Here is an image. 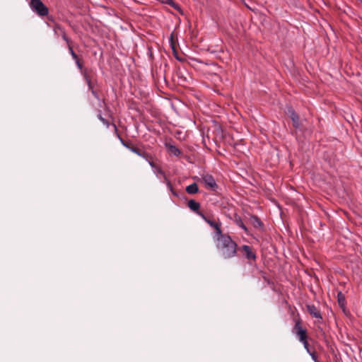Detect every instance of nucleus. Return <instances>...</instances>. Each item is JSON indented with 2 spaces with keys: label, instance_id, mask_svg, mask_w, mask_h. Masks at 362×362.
<instances>
[{
  "label": "nucleus",
  "instance_id": "f257e3e1",
  "mask_svg": "<svg viewBox=\"0 0 362 362\" xmlns=\"http://www.w3.org/2000/svg\"><path fill=\"white\" fill-rule=\"evenodd\" d=\"M216 248L225 259H230L237 254V243L230 235L222 234L216 238Z\"/></svg>",
  "mask_w": 362,
  "mask_h": 362
},
{
  "label": "nucleus",
  "instance_id": "f03ea898",
  "mask_svg": "<svg viewBox=\"0 0 362 362\" xmlns=\"http://www.w3.org/2000/svg\"><path fill=\"white\" fill-rule=\"evenodd\" d=\"M31 9L38 16H45L49 13L48 8L41 0H31L30 4Z\"/></svg>",
  "mask_w": 362,
  "mask_h": 362
},
{
  "label": "nucleus",
  "instance_id": "7ed1b4c3",
  "mask_svg": "<svg viewBox=\"0 0 362 362\" xmlns=\"http://www.w3.org/2000/svg\"><path fill=\"white\" fill-rule=\"evenodd\" d=\"M293 332L298 337L300 342L306 340L308 338L306 329L302 327L299 320L296 321L293 328Z\"/></svg>",
  "mask_w": 362,
  "mask_h": 362
},
{
  "label": "nucleus",
  "instance_id": "20e7f679",
  "mask_svg": "<svg viewBox=\"0 0 362 362\" xmlns=\"http://www.w3.org/2000/svg\"><path fill=\"white\" fill-rule=\"evenodd\" d=\"M201 218L206 222L211 228H214L216 230V233L217 237L222 235V230H221V223L220 221L216 222L212 219H210L207 216H206L204 214L201 215Z\"/></svg>",
  "mask_w": 362,
  "mask_h": 362
},
{
  "label": "nucleus",
  "instance_id": "39448f33",
  "mask_svg": "<svg viewBox=\"0 0 362 362\" xmlns=\"http://www.w3.org/2000/svg\"><path fill=\"white\" fill-rule=\"evenodd\" d=\"M202 180L206 187L213 191H216L218 186L212 175L208 174L205 175L202 177Z\"/></svg>",
  "mask_w": 362,
  "mask_h": 362
},
{
  "label": "nucleus",
  "instance_id": "423d86ee",
  "mask_svg": "<svg viewBox=\"0 0 362 362\" xmlns=\"http://www.w3.org/2000/svg\"><path fill=\"white\" fill-rule=\"evenodd\" d=\"M187 206L190 209V210L195 212L200 217L201 215L204 214L202 211H199L200 204L194 201V199H190L189 201H188Z\"/></svg>",
  "mask_w": 362,
  "mask_h": 362
},
{
  "label": "nucleus",
  "instance_id": "0eeeda50",
  "mask_svg": "<svg viewBox=\"0 0 362 362\" xmlns=\"http://www.w3.org/2000/svg\"><path fill=\"white\" fill-rule=\"evenodd\" d=\"M242 250L244 252V255L247 259L255 260L256 259V255L252 251L251 247L245 245L242 246Z\"/></svg>",
  "mask_w": 362,
  "mask_h": 362
},
{
  "label": "nucleus",
  "instance_id": "6e6552de",
  "mask_svg": "<svg viewBox=\"0 0 362 362\" xmlns=\"http://www.w3.org/2000/svg\"><path fill=\"white\" fill-rule=\"evenodd\" d=\"M122 144L126 146L127 148H128L132 152L137 154L140 157H142L143 158H144L146 160H148V158L150 157V156L148 154H147L146 153H144V152H141L139 148H135V147H132V146H129L128 145H127L126 144L124 143L123 141H122Z\"/></svg>",
  "mask_w": 362,
  "mask_h": 362
},
{
  "label": "nucleus",
  "instance_id": "1a4fd4ad",
  "mask_svg": "<svg viewBox=\"0 0 362 362\" xmlns=\"http://www.w3.org/2000/svg\"><path fill=\"white\" fill-rule=\"evenodd\" d=\"M308 312L315 318L322 319L320 310L314 305H307Z\"/></svg>",
  "mask_w": 362,
  "mask_h": 362
},
{
  "label": "nucleus",
  "instance_id": "9d476101",
  "mask_svg": "<svg viewBox=\"0 0 362 362\" xmlns=\"http://www.w3.org/2000/svg\"><path fill=\"white\" fill-rule=\"evenodd\" d=\"M198 191L199 188L196 183H192L186 187V192L190 194H196Z\"/></svg>",
  "mask_w": 362,
  "mask_h": 362
},
{
  "label": "nucleus",
  "instance_id": "9b49d317",
  "mask_svg": "<svg viewBox=\"0 0 362 362\" xmlns=\"http://www.w3.org/2000/svg\"><path fill=\"white\" fill-rule=\"evenodd\" d=\"M250 223L255 228H260L262 226V223L260 219L256 216H252L250 218Z\"/></svg>",
  "mask_w": 362,
  "mask_h": 362
},
{
  "label": "nucleus",
  "instance_id": "f8f14e48",
  "mask_svg": "<svg viewBox=\"0 0 362 362\" xmlns=\"http://www.w3.org/2000/svg\"><path fill=\"white\" fill-rule=\"evenodd\" d=\"M290 114H291V118L293 123V126L295 127H298V120H299L298 115L293 110H291L290 112Z\"/></svg>",
  "mask_w": 362,
  "mask_h": 362
},
{
  "label": "nucleus",
  "instance_id": "ddd939ff",
  "mask_svg": "<svg viewBox=\"0 0 362 362\" xmlns=\"http://www.w3.org/2000/svg\"><path fill=\"white\" fill-rule=\"evenodd\" d=\"M153 172L154 173L156 174V175L159 177L160 176L163 177L164 178V180H167V177L165 174V173L163 172V170L160 168V167L159 166H157L154 170H153Z\"/></svg>",
  "mask_w": 362,
  "mask_h": 362
},
{
  "label": "nucleus",
  "instance_id": "4468645a",
  "mask_svg": "<svg viewBox=\"0 0 362 362\" xmlns=\"http://www.w3.org/2000/svg\"><path fill=\"white\" fill-rule=\"evenodd\" d=\"M235 223L240 227L243 230H244V231L245 233H247L248 232V229L245 226V224L243 223V221L241 220V218L240 217L238 218H235Z\"/></svg>",
  "mask_w": 362,
  "mask_h": 362
},
{
  "label": "nucleus",
  "instance_id": "2eb2a0df",
  "mask_svg": "<svg viewBox=\"0 0 362 362\" xmlns=\"http://www.w3.org/2000/svg\"><path fill=\"white\" fill-rule=\"evenodd\" d=\"M338 303L340 306L344 307L345 305V298L341 292H339L337 294Z\"/></svg>",
  "mask_w": 362,
  "mask_h": 362
},
{
  "label": "nucleus",
  "instance_id": "dca6fc26",
  "mask_svg": "<svg viewBox=\"0 0 362 362\" xmlns=\"http://www.w3.org/2000/svg\"><path fill=\"white\" fill-rule=\"evenodd\" d=\"M169 151L175 156H179L180 154V151L175 146H170L169 147Z\"/></svg>",
  "mask_w": 362,
  "mask_h": 362
},
{
  "label": "nucleus",
  "instance_id": "f3484780",
  "mask_svg": "<svg viewBox=\"0 0 362 362\" xmlns=\"http://www.w3.org/2000/svg\"><path fill=\"white\" fill-rule=\"evenodd\" d=\"M59 30L61 31L62 33V38L66 42L67 45H70V40L69 38L66 36V33L64 30L61 29L60 28H58Z\"/></svg>",
  "mask_w": 362,
  "mask_h": 362
},
{
  "label": "nucleus",
  "instance_id": "a211bd4d",
  "mask_svg": "<svg viewBox=\"0 0 362 362\" xmlns=\"http://www.w3.org/2000/svg\"><path fill=\"white\" fill-rule=\"evenodd\" d=\"M98 118L103 122V124H105L107 127H109L110 124L108 121L104 117H103L100 113L98 115Z\"/></svg>",
  "mask_w": 362,
  "mask_h": 362
},
{
  "label": "nucleus",
  "instance_id": "6ab92c4d",
  "mask_svg": "<svg viewBox=\"0 0 362 362\" xmlns=\"http://www.w3.org/2000/svg\"><path fill=\"white\" fill-rule=\"evenodd\" d=\"M69 53L71 54V57H73V59L75 60V59H77L78 58V56L76 55V54L74 52L73 50V48L71 46V45H69Z\"/></svg>",
  "mask_w": 362,
  "mask_h": 362
},
{
  "label": "nucleus",
  "instance_id": "aec40b11",
  "mask_svg": "<svg viewBox=\"0 0 362 362\" xmlns=\"http://www.w3.org/2000/svg\"><path fill=\"white\" fill-rule=\"evenodd\" d=\"M150 166L154 170L158 165L153 161L151 156H150L146 160Z\"/></svg>",
  "mask_w": 362,
  "mask_h": 362
},
{
  "label": "nucleus",
  "instance_id": "412c9836",
  "mask_svg": "<svg viewBox=\"0 0 362 362\" xmlns=\"http://www.w3.org/2000/svg\"><path fill=\"white\" fill-rule=\"evenodd\" d=\"M301 342L303 343V346L306 349L307 352L310 353V349H309V344H308V342L307 339L305 340V341H303Z\"/></svg>",
  "mask_w": 362,
  "mask_h": 362
},
{
  "label": "nucleus",
  "instance_id": "4be33fe9",
  "mask_svg": "<svg viewBox=\"0 0 362 362\" xmlns=\"http://www.w3.org/2000/svg\"><path fill=\"white\" fill-rule=\"evenodd\" d=\"M165 182L166 183V185H167L168 188L169 189V190L170 192H173V185L170 183V180L167 178V180H165Z\"/></svg>",
  "mask_w": 362,
  "mask_h": 362
},
{
  "label": "nucleus",
  "instance_id": "5701e85b",
  "mask_svg": "<svg viewBox=\"0 0 362 362\" xmlns=\"http://www.w3.org/2000/svg\"><path fill=\"white\" fill-rule=\"evenodd\" d=\"M165 182L166 183V185H167L168 188L169 189V190L170 192H173V185L170 183V180L167 178V180H165Z\"/></svg>",
  "mask_w": 362,
  "mask_h": 362
},
{
  "label": "nucleus",
  "instance_id": "b1692460",
  "mask_svg": "<svg viewBox=\"0 0 362 362\" xmlns=\"http://www.w3.org/2000/svg\"><path fill=\"white\" fill-rule=\"evenodd\" d=\"M158 1L164 4H168V5L173 4V1L172 0H158Z\"/></svg>",
  "mask_w": 362,
  "mask_h": 362
},
{
  "label": "nucleus",
  "instance_id": "393cba45",
  "mask_svg": "<svg viewBox=\"0 0 362 362\" xmlns=\"http://www.w3.org/2000/svg\"><path fill=\"white\" fill-rule=\"evenodd\" d=\"M308 354L310 355V356L312 357V358H313L315 361H317V356H316V355H315V352H312V351H310V353H308Z\"/></svg>",
  "mask_w": 362,
  "mask_h": 362
},
{
  "label": "nucleus",
  "instance_id": "a878e982",
  "mask_svg": "<svg viewBox=\"0 0 362 362\" xmlns=\"http://www.w3.org/2000/svg\"><path fill=\"white\" fill-rule=\"evenodd\" d=\"M75 61H76V63L77 66H78V68L81 69V64L78 59L77 58V59H75Z\"/></svg>",
  "mask_w": 362,
  "mask_h": 362
},
{
  "label": "nucleus",
  "instance_id": "bb28decb",
  "mask_svg": "<svg viewBox=\"0 0 362 362\" xmlns=\"http://www.w3.org/2000/svg\"><path fill=\"white\" fill-rule=\"evenodd\" d=\"M86 79L87 81V83H88V86H90L91 82H90V80L88 78V77L87 76H86Z\"/></svg>",
  "mask_w": 362,
  "mask_h": 362
},
{
  "label": "nucleus",
  "instance_id": "cd10ccee",
  "mask_svg": "<svg viewBox=\"0 0 362 362\" xmlns=\"http://www.w3.org/2000/svg\"><path fill=\"white\" fill-rule=\"evenodd\" d=\"M171 192L173 193V194L174 196H177V194L174 190H173V192Z\"/></svg>",
  "mask_w": 362,
  "mask_h": 362
}]
</instances>
